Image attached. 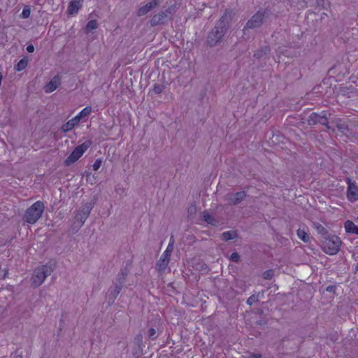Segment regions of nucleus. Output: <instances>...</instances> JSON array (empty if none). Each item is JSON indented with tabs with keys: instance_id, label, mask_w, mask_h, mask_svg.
<instances>
[{
	"instance_id": "obj_40",
	"label": "nucleus",
	"mask_w": 358,
	"mask_h": 358,
	"mask_svg": "<svg viewBox=\"0 0 358 358\" xmlns=\"http://www.w3.org/2000/svg\"><path fill=\"white\" fill-rule=\"evenodd\" d=\"M122 280H124V278H125L126 274L122 273Z\"/></svg>"
},
{
	"instance_id": "obj_9",
	"label": "nucleus",
	"mask_w": 358,
	"mask_h": 358,
	"mask_svg": "<svg viewBox=\"0 0 358 358\" xmlns=\"http://www.w3.org/2000/svg\"><path fill=\"white\" fill-rule=\"evenodd\" d=\"M347 199L350 202L358 201V186L348 178Z\"/></svg>"
},
{
	"instance_id": "obj_32",
	"label": "nucleus",
	"mask_w": 358,
	"mask_h": 358,
	"mask_svg": "<svg viewBox=\"0 0 358 358\" xmlns=\"http://www.w3.org/2000/svg\"><path fill=\"white\" fill-rule=\"evenodd\" d=\"M229 259L234 262H238L240 261V256L237 252H234L229 257Z\"/></svg>"
},
{
	"instance_id": "obj_37",
	"label": "nucleus",
	"mask_w": 358,
	"mask_h": 358,
	"mask_svg": "<svg viewBox=\"0 0 358 358\" xmlns=\"http://www.w3.org/2000/svg\"><path fill=\"white\" fill-rule=\"evenodd\" d=\"M263 55V54L260 52V50H258L257 52H256L255 54H254V56L257 57V58H259L261 57Z\"/></svg>"
},
{
	"instance_id": "obj_26",
	"label": "nucleus",
	"mask_w": 358,
	"mask_h": 358,
	"mask_svg": "<svg viewBox=\"0 0 358 358\" xmlns=\"http://www.w3.org/2000/svg\"><path fill=\"white\" fill-rule=\"evenodd\" d=\"M337 128L338 130L341 132H345L346 131H348V127L347 124H345L344 122L338 121L336 124Z\"/></svg>"
},
{
	"instance_id": "obj_21",
	"label": "nucleus",
	"mask_w": 358,
	"mask_h": 358,
	"mask_svg": "<svg viewBox=\"0 0 358 358\" xmlns=\"http://www.w3.org/2000/svg\"><path fill=\"white\" fill-rule=\"evenodd\" d=\"M28 64V59L27 58H22L20 59L15 67L17 71H21L24 70Z\"/></svg>"
},
{
	"instance_id": "obj_25",
	"label": "nucleus",
	"mask_w": 358,
	"mask_h": 358,
	"mask_svg": "<svg viewBox=\"0 0 358 358\" xmlns=\"http://www.w3.org/2000/svg\"><path fill=\"white\" fill-rule=\"evenodd\" d=\"M172 251H173V245L169 243L166 249L164 250V252L162 253V255L161 256L170 259V257H171Z\"/></svg>"
},
{
	"instance_id": "obj_7",
	"label": "nucleus",
	"mask_w": 358,
	"mask_h": 358,
	"mask_svg": "<svg viewBox=\"0 0 358 358\" xmlns=\"http://www.w3.org/2000/svg\"><path fill=\"white\" fill-rule=\"evenodd\" d=\"M91 210L92 207L90 205L82 206L78 210L74 217L73 224L75 225V227L80 228L84 224Z\"/></svg>"
},
{
	"instance_id": "obj_39",
	"label": "nucleus",
	"mask_w": 358,
	"mask_h": 358,
	"mask_svg": "<svg viewBox=\"0 0 358 358\" xmlns=\"http://www.w3.org/2000/svg\"><path fill=\"white\" fill-rule=\"evenodd\" d=\"M196 208L194 206H192L188 209V212L190 213H192L194 211H195Z\"/></svg>"
},
{
	"instance_id": "obj_16",
	"label": "nucleus",
	"mask_w": 358,
	"mask_h": 358,
	"mask_svg": "<svg viewBox=\"0 0 358 358\" xmlns=\"http://www.w3.org/2000/svg\"><path fill=\"white\" fill-rule=\"evenodd\" d=\"M78 123L79 122H78V119L73 117L62 127V130L64 132H68L71 131Z\"/></svg>"
},
{
	"instance_id": "obj_36",
	"label": "nucleus",
	"mask_w": 358,
	"mask_h": 358,
	"mask_svg": "<svg viewBox=\"0 0 358 358\" xmlns=\"http://www.w3.org/2000/svg\"><path fill=\"white\" fill-rule=\"evenodd\" d=\"M27 50L29 52H33L34 51V47L32 45H29L27 47Z\"/></svg>"
},
{
	"instance_id": "obj_29",
	"label": "nucleus",
	"mask_w": 358,
	"mask_h": 358,
	"mask_svg": "<svg viewBox=\"0 0 358 358\" xmlns=\"http://www.w3.org/2000/svg\"><path fill=\"white\" fill-rule=\"evenodd\" d=\"M102 164V160L101 159H97L95 160L94 163L92 164V169L94 171H97L101 167Z\"/></svg>"
},
{
	"instance_id": "obj_18",
	"label": "nucleus",
	"mask_w": 358,
	"mask_h": 358,
	"mask_svg": "<svg viewBox=\"0 0 358 358\" xmlns=\"http://www.w3.org/2000/svg\"><path fill=\"white\" fill-rule=\"evenodd\" d=\"M92 112V108L87 106L83 108L78 115L74 117L78 119V122H80V120L85 117L88 116Z\"/></svg>"
},
{
	"instance_id": "obj_14",
	"label": "nucleus",
	"mask_w": 358,
	"mask_h": 358,
	"mask_svg": "<svg viewBox=\"0 0 358 358\" xmlns=\"http://www.w3.org/2000/svg\"><path fill=\"white\" fill-rule=\"evenodd\" d=\"M157 4V0H151L148 2L145 6L141 7L138 10V15H143L149 12L152 8L155 7Z\"/></svg>"
},
{
	"instance_id": "obj_28",
	"label": "nucleus",
	"mask_w": 358,
	"mask_h": 358,
	"mask_svg": "<svg viewBox=\"0 0 358 358\" xmlns=\"http://www.w3.org/2000/svg\"><path fill=\"white\" fill-rule=\"evenodd\" d=\"M273 271L272 270H267L264 272L263 278L266 280H271L273 277Z\"/></svg>"
},
{
	"instance_id": "obj_10",
	"label": "nucleus",
	"mask_w": 358,
	"mask_h": 358,
	"mask_svg": "<svg viewBox=\"0 0 358 358\" xmlns=\"http://www.w3.org/2000/svg\"><path fill=\"white\" fill-rule=\"evenodd\" d=\"M60 85V78L59 76H55L47 83L44 87L45 92L50 93L55 91Z\"/></svg>"
},
{
	"instance_id": "obj_2",
	"label": "nucleus",
	"mask_w": 358,
	"mask_h": 358,
	"mask_svg": "<svg viewBox=\"0 0 358 358\" xmlns=\"http://www.w3.org/2000/svg\"><path fill=\"white\" fill-rule=\"evenodd\" d=\"M341 245V241L337 236H329L323 241L322 250L329 255H334L338 252Z\"/></svg>"
},
{
	"instance_id": "obj_33",
	"label": "nucleus",
	"mask_w": 358,
	"mask_h": 358,
	"mask_svg": "<svg viewBox=\"0 0 358 358\" xmlns=\"http://www.w3.org/2000/svg\"><path fill=\"white\" fill-rule=\"evenodd\" d=\"M157 331L155 329L150 328L148 331V337L151 338H154L156 337Z\"/></svg>"
},
{
	"instance_id": "obj_12",
	"label": "nucleus",
	"mask_w": 358,
	"mask_h": 358,
	"mask_svg": "<svg viewBox=\"0 0 358 358\" xmlns=\"http://www.w3.org/2000/svg\"><path fill=\"white\" fill-rule=\"evenodd\" d=\"M83 0H72L68 8V13L71 15L76 14L82 6Z\"/></svg>"
},
{
	"instance_id": "obj_11",
	"label": "nucleus",
	"mask_w": 358,
	"mask_h": 358,
	"mask_svg": "<svg viewBox=\"0 0 358 358\" xmlns=\"http://www.w3.org/2000/svg\"><path fill=\"white\" fill-rule=\"evenodd\" d=\"M245 196L246 193L244 191L236 192L228 198L229 203L233 205L238 204L241 203Z\"/></svg>"
},
{
	"instance_id": "obj_15",
	"label": "nucleus",
	"mask_w": 358,
	"mask_h": 358,
	"mask_svg": "<svg viewBox=\"0 0 358 358\" xmlns=\"http://www.w3.org/2000/svg\"><path fill=\"white\" fill-rule=\"evenodd\" d=\"M345 231L349 234L358 235V226L351 220H347L344 224Z\"/></svg>"
},
{
	"instance_id": "obj_3",
	"label": "nucleus",
	"mask_w": 358,
	"mask_h": 358,
	"mask_svg": "<svg viewBox=\"0 0 358 358\" xmlns=\"http://www.w3.org/2000/svg\"><path fill=\"white\" fill-rule=\"evenodd\" d=\"M52 271L53 267L52 265L47 264L37 267L34 270V275L31 278L33 284L36 287L40 286Z\"/></svg>"
},
{
	"instance_id": "obj_35",
	"label": "nucleus",
	"mask_w": 358,
	"mask_h": 358,
	"mask_svg": "<svg viewBox=\"0 0 358 358\" xmlns=\"http://www.w3.org/2000/svg\"><path fill=\"white\" fill-rule=\"evenodd\" d=\"M260 52L264 55H266L269 52V49L267 47H264L260 50Z\"/></svg>"
},
{
	"instance_id": "obj_27",
	"label": "nucleus",
	"mask_w": 358,
	"mask_h": 358,
	"mask_svg": "<svg viewBox=\"0 0 358 358\" xmlns=\"http://www.w3.org/2000/svg\"><path fill=\"white\" fill-rule=\"evenodd\" d=\"M97 22L96 20H90L87 22L86 29L87 31L95 29L97 28Z\"/></svg>"
},
{
	"instance_id": "obj_19",
	"label": "nucleus",
	"mask_w": 358,
	"mask_h": 358,
	"mask_svg": "<svg viewBox=\"0 0 358 358\" xmlns=\"http://www.w3.org/2000/svg\"><path fill=\"white\" fill-rule=\"evenodd\" d=\"M201 217L208 224H212L213 226H215L217 222V220L207 212H203L201 215Z\"/></svg>"
},
{
	"instance_id": "obj_17",
	"label": "nucleus",
	"mask_w": 358,
	"mask_h": 358,
	"mask_svg": "<svg viewBox=\"0 0 358 358\" xmlns=\"http://www.w3.org/2000/svg\"><path fill=\"white\" fill-rule=\"evenodd\" d=\"M264 296V291L251 295L247 300V304L252 306L253 303L259 301V299Z\"/></svg>"
},
{
	"instance_id": "obj_30",
	"label": "nucleus",
	"mask_w": 358,
	"mask_h": 358,
	"mask_svg": "<svg viewBox=\"0 0 358 358\" xmlns=\"http://www.w3.org/2000/svg\"><path fill=\"white\" fill-rule=\"evenodd\" d=\"M164 90V86L161 85H155L153 87V91L155 94H161Z\"/></svg>"
},
{
	"instance_id": "obj_41",
	"label": "nucleus",
	"mask_w": 358,
	"mask_h": 358,
	"mask_svg": "<svg viewBox=\"0 0 358 358\" xmlns=\"http://www.w3.org/2000/svg\"><path fill=\"white\" fill-rule=\"evenodd\" d=\"M227 10H225V14H224V16L225 17H227V13H226Z\"/></svg>"
},
{
	"instance_id": "obj_1",
	"label": "nucleus",
	"mask_w": 358,
	"mask_h": 358,
	"mask_svg": "<svg viewBox=\"0 0 358 358\" xmlns=\"http://www.w3.org/2000/svg\"><path fill=\"white\" fill-rule=\"evenodd\" d=\"M44 204L42 201H38L31 205L24 215V220L29 224L36 223L41 217L44 211Z\"/></svg>"
},
{
	"instance_id": "obj_38",
	"label": "nucleus",
	"mask_w": 358,
	"mask_h": 358,
	"mask_svg": "<svg viewBox=\"0 0 358 358\" xmlns=\"http://www.w3.org/2000/svg\"><path fill=\"white\" fill-rule=\"evenodd\" d=\"M261 357L259 354H252L250 355V358H260Z\"/></svg>"
},
{
	"instance_id": "obj_24",
	"label": "nucleus",
	"mask_w": 358,
	"mask_h": 358,
	"mask_svg": "<svg viewBox=\"0 0 358 358\" xmlns=\"http://www.w3.org/2000/svg\"><path fill=\"white\" fill-rule=\"evenodd\" d=\"M315 229L320 234H326L327 233V230L326 228L320 223H314L313 224Z\"/></svg>"
},
{
	"instance_id": "obj_23",
	"label": "nucleus",
	"mask_w": 358,
	"mask_h": 358,
	"mask_svg": "<svg viewBox=\"0 0 358 358\" xmlns=\"http://www.w3.org/2000/svg\"><path fill=\"white\" fill-rule=\"evenodd\" d=\"M238 234L236 231H225V241L229 240H233L237 238Z\"/></svg>"
},
{
	"instance_id": "obj_13",
	"label": "nucleus",
	"mask_w": 358,
	"mask_h": 358,
	"mask_svg": "<svg viewBox=\"0 0 358 358\" xmlns=\"http://www.w3.org/2000/svg\"><path fill=\"white\" fill-rule=\"evenodd\" d=\"M170 259L164 257H160L159 259L156 264V269L157 271L162 273L167 268Z\"/></svg>"
},
{
	"instance_id": "obj_6",
	"label": "nucleus",
	"mask_w": 358,
	"mask_h": 358,
	"mask_svg": "<svg viewBox=\"0 0 358 358\" xmlns=\"http://www.w3.org/2000/svg\"><path fill=\"white\" fill-rule=\"evenodd\" d=\"M223 36L224 21L220 19V20L217 23V24L210 31L208 38V43L210 46L217 45L220 42L222 41Z\"/></svg>"
},
{
	"instance_id": "obj_4",
	"label": "nucleus",
	"mask_w": 358,
	"mask_h": 358,
	"mask_svg": "<svg viewBox=\"0 0 358 358\" xmlns=\"http://www.w3.org/2000/svg\"><path fill=\"white\" fill-rule=\"evenodd\" d=\"M271 14L268 9H261L258 10L246 23L245 29L258 28L262 26L264 20L267 18Z\"/></svg>"
},
{
	"instance_id": "obj_34",
	"label": "nucleus",
	"mask_w": 358,
	"mask_h": 358,
	"mask_svg": "<svg viewBox=\"0 0 358 358\" xmlns=\"http://www.w3.org/2000/svg\"><path fill=\"white\" fill-rule=\"evenodd\" d=\"M336 286H334V285H329V286H328V287L326 288V290H327V292H335V290H336Z\"/></svg>"
},
{
	"instance_id": "obj_8",
	"label": "nucleus",
	"mask_w": 358,
	"mask_h": 358,
	"mask_svg": "<svg viewBox=\"0 0 358 358\" xmlns=\"http://www.w3.org/2000/svg\"><path fill=\"white\" fill-rule=\"evenodd\" d=\"M308 125H315L317 124H320L327 127V129H330L331 127L329 125L328 120L327 117L326 112L322 111L321 114H318L316 113H312L307 120Z\"/></svg>"
},
{
	"instance_id": "obj_5",
	"label": "nucleus",
	"mask_w": 358,
	"mask_h": 358,
	"mask_svg": "<svg viewBox=\"0 0 358 358\" xmlns=\"http://www.w3.org/2000/svg\"><path fill=\"white\" fill-rule=\"evenodd\" d=\"M92 141L90 140L85 141L82 144L76 146L70 155L65 161L66 165H71L78 160L83 155L91 146Z\"/></svg>"
},
{
	"instance_id": "obj_22",
	"label": "nucleus",
	"mask_w": 358,
	"mask_h": 358,
	"mask_svg": "<svg viewBox=\"0 0 358 358\" xmlns=\"http://www.w3.org/2000/svg\"><path fill=\"white\" fill-rule=\"evenodd\" d=\"M85 176H86V180L88 183H90L92 185H93L96 183V178L95 177L94 175H92L91 173L86 171Z\"/></svg>"
},
{
	"instance_id": "obj_20",
	"label": "nucleus",
	"mask_w": 358,
	"mask_h": 358,
	"mask_svg": "<svg viewBox=\"0 0 358 358\" xmlns=\"http://www.w3.org/2000/svg\"><path fill=\"white\" fill-rule=\"evenodd\" d=\"M296 234L299 238H300L304 243H308L310 240L309 235L304 229H299L296 231Z\"/></svg>"
},
{
	"instance_id": "obj_31",
	"label": "nucleus",
	"mask_w": 358,
	"mask_h": 358,
	"mask_svg": "<svg viewBox=\"0 0 358 358\" xmlns=\"http://www.w3.org/2000/svg\"><path fill=\"white\" fill-rule=\"evenodd\" d=\"M31 13L30 9L27 7L23 8L22 12L21 13L22 17L27 18L29 17Z\"/></svg>"
}]
</instances>
